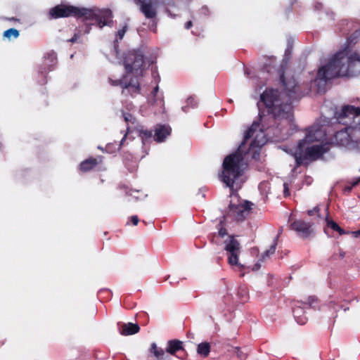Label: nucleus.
Listing matches in <instances>:
<instances>
[{
  "label": "nucleus",
  "mask_w": 360,
  "mask_h": 360,
  "mask_svg": "<svg viewBox=\"0 0 360 360\" xmlns=\"http://www.w3.org/2000/svg\"><path fill=\"white\" fill-rule=\"evenodd\" d=\"M280 82L283 92L271 88L260 95V102L264 105L267 115L261 111L259 103L260 122L252 123L245 131L238 150L224 160L219 177L229 188L233 189L236 181L243 175L245 162L259 160L260 149L266 143L271 132L275 141H282L288 137L285 128L290 125L292 120V101L308 94L311 89L310 84H300L293 76L283 71L280 73Z\"/></svg>",
  "instance_id": "nucleus-1"
},
{
  "label": "nucleus",
  "mask_w": 360,
  "mask_h": 360,
  "mask_svg": "<svg viewBox=\"0 0 360 360\" xmlns=\"http://www.w3.org/2000/svg\"><path fill=\"white\" fill-rule=\"evenodd\" d=\"M360 75V56L352 52L347 45L335 53L328 62L317 71L314 83L319 92L324 91L327 83L334 78L356 77Z\"/></svg>",
  "instance_id": "nucleus-2"
},
{
  "label": "nucleus",
  "mask_w": 360,
  "mask_h": 360,
  "mask_svg": "<svg viewBox=\"0 0 360 360\" xmlns=\"http://www.w3.org/2000/svg\"><path fill=\"white\" fill-rule=\"evenodd\" d=\"M51 18H67L75 16L84 18L86 20H94V24L84 22V34H89L92 25H96L100 29L104 26H110L113 17L112 11L108 8L100 9L98 8H77L73 6L58 5L49 11Z\"/></svg>",
  "instance_id": "nucleus-3"
},
{
  "label": "nucleus",
  "mask_w": 360,
  "mask_h": 360,
  "mask_svg": "<svg viewBox=\"0 0 360 360\" xmlns=\"http://www.w3.org/2000/svg\"><path fill=\"white\" fill-rule=\"evenodd\" d=\"M328 143L329 146L334 145L348 150L360 151V122L337 131Z\"/></svg>",
  "instance_id": "nucleus-4"
},
{
  "label": "nucleus",
  "mask_w": 360,
  "mask_h": 360,
  "mask_svg": "<svg viewBox=\"0 0 360 360\" xmlns=\"http://www.w3.org/2000/svg\"><path fill=\"white\" fill-rule=\"evenodd\" d=\"M304 147V145L300 148L298 144L297 151L293 155L297 167L302 164H307L309 161H314L319 159L324 153L330 150L329 143L328 142L321 145H313L310 147H307L303 153Z\"/></svg>",
  "instance_id": "nucleus-5"
},
{
  "label": "nucleus",
  "mask_w": 360,
  "mask_h": 360,
  "mask_svg": "<svg viewBox=\"0 0 360 360\" xmlns=\"http://www.w3.org/2000/svg\"><path fill=\"white\" fill-rule=\"evenodd\" d=\"M123 64L127 72L142 75L145 66L144 56L141 50L128 51L124 58Z\"/></svg>",
  "instance_id": "nucleus-6"
},
{
  "label": "nucleus",
  "mask_w": 360,
  "mask_h": 360,
  "mask_svg": "<svg viewBox=\"0 0 360 360\" xmlns=\"http://www.w3.org/2000/svg\"><path fill=\"white\" fill-rule=\"evenodd\" d=\"M224 250L228 256V263L231 266H238L243 268L244 266L238 263V256L240 253V245L233 236H228L224 240Z\"/></svg>",
  "instance_id": "nucleus-7"
},
{
  "label": "nucleus",
  "mask_w": 360,
  "mask_h": 360,
  "mask_svg": "<svg viewBox=\"0 0 360 360\" xmlns=\"http://www.w3.org/2000/svg\"><path fill=\"white\" fill-rule=\"evenodd\" d=\"M252 205V203L248 201L238 204H234L231 202L229 205V210L226 214V217L237 221H242L250 214Z\"/></svg>",
  "instance_id": "nucleus-8"
},
{
  "label": "nucleus",
  "mask_w": 360,
  "mask_h": 360,
  "mask_svg": "<svg viewBox=\"0 0 360 360\" xmlns=\"http://www.w3.org/2000/svg\"><path fill=\"white\" fill-rule=\"evenodd\" d=\"M360 115V107H355L351 105H344L340 110H335L334 112V118L339 123L345 125L348 124L349 121L354 119Z\"/></svg>",
  "instance_id": "nucleus-9"
},
{
  "label": "nucleus",
  "mask_w": 360,
  "mask_h": 360,
  "mask_svg": "<svg viewBox=\"0 0 360 360\" xmlns=\"http://www.w3.org/2000/svg\"><path fill=\"white\" fill-rule=\"evenodd\" d=\"M109 82L112 86H120L122 88V94L124 95L137 94L140 91V85L136 78L127 79V76H124L120 79L113 80L109 79Z\"/></svg>",
  "instance_id": "nucleus-10"
},
{
  "label": "nucleus",
  "mask_w": 360,
  "mask_h": 360,
  "mask_svg": "<svg viewBox=\"0 0 360 360\" xmlns=\"http://www.w3.org/2000/svg\"><path fill=\"white\" fill-rule=\"evenodd\" d=\"M316 302L317 299L314 296L309 297L307 302L300 301L295 302L292 312L294 318L298 324L304 325L307 323V318L304 314V308H306L307 306L314 308V303Z\"/></svg>",
  "instance_id": "nucleus-11"
},
{
  "label": "nucleus",
  "mask_w": 360,
  "mask_h": 360,
  "mask_svg": "<svg viewBox=\"0 0 360 360\" xmlns=\"http://www.w3.org/2000/svg\"><path fill=\"white\" fill-rule=\"evenodd\" d=\"M326 132L323 126L314 125L307 129L304 139L299 141V147L301 148L303 145L315 141H322L326 139Z\"/></svg>",
  "instance_id": "nucleus-12"
},
{
  "label": "nucleus",
  "mask_w": 360,
  "mask_h": 360,
  "mask_svg": "<svg viewBox=\"0 0 360 360\" xmlns=\"http://www.w3.org/2000/svg\"><path fill=\"white\" fill-rule=\"evenodd\" d=\"M134 3L139 6L140 11L148 19H153L157 16V6L160 4L158 0H133Z\"/></svg>",
  "instance_id": "nucleus-13"
},
{
  "label": "nucleus",
  "mask_w": 360,
  "mask_h": 360,
  "mask_svg": "<svg viewBox=\"0 0 360 360\" xmlns=\"http://www.w3.org/2000/svg\"><path fill=\"white\" fill-rule=\"evenodd\" d=\"M56 64V53L53 51L47 53L44 56L42 65L39 67L38 70L39 75H41L42 77V80L39 82L40 84H44L46 83L44 75L46 74L49 71L53 70Z\"/></svg>",
  "instance_id": "nucleus-14"
},
{
  "label": "nucleus",
  "mask_w": 360,
  "mask_h": 360,
  "mask_svg": "<svg viewBox=\"0 0 360 360\" xmlns=\"http://www.w3.org/2000/svg\"><path fill=\"white\" fill-rule=\"evenodd\" d=\"M290 228L302 238H307L312 233L311 224L301 219H297L292 222Z\"/></svg>",
  "instance_id": "nucleus-15"
},
{
  "label": "nucleus",
  "mask_w": 360,
  "mask_h": 360,
  "mask_svg": "<svg viewBox=\"0 0 360 360\" xmlns=\"http://www.w3.org/2000/svg\"><path fill=\"white\" fill-rule=\"evenodd\" d=\"M170 132L171 128L168 125H157L155 128L153 140L158 143L162 142L170 134Z\"/></svg>",
  "instance_id": "nucleus-16"
},
{
  "label": "nucleus",
  "mask_w": 360,
  "mask_h": 360,
  "mask_svg": "<svg viewBox=\"0 0 360 360\" xmlns=\"http://www.w3.org/2000/svg\"><path fill=\"white\" fill-rule=\"evenodd\" d=\"M159 86L156 85L150 94V96L148 98V102L151 105H157L160 107H162L164 105L162 94H158Z\"/></svg>",
  "instance_id": "nucleus-17"
},
{
  "label": "nucleus",
  "mask_w": 360,
  "mask_h": 360,
  "mask_svg": "<svg viewBox=\"0 0 360 360\" xmlns=\"http://www.w3.org/2000/svg\"><path fill=\"white\" fill-rule=\"evenodd\" d=\"M139 326L136 323H124L120 328V333L124 335H130L136 334L139 331Z\"/></svg>",
  "instance_id": "nucleus-18"
},
{
  "label": "nucleus",
  "mask_w": 360,
  "mask_h": 360,
  "mask_svg": "<svg viewBox=\"0 0 360 360\" xmlns=\"http://www.w3.org/2000/svg\"><path fill=\"white\" fill-rule=\"evenodd\" d=\"M183 349V342L180 340H172L167 342L166 352L174 355L176 352Z\"/></svg>",
  "instance_id": "nucleus-19"
},
{
  "label": "nucleus",
  "mask_w": 360,
  "mask_h": 360,
  "mask_svg": "<svg viewBox=\"0 0 360 360\" xmlns=\"http://www.w3.org/2000/svg\"><path fill=\"white\" fill-rule=\"evenodd\" d=\"M98 164V162L96 158H90L82 162L79 165V168L83 172H88L92 169Z\"/></svg>",
  "instance_id": "nucleus-20"
},
{
  "label": "nucleus",
  "mask_w": 360,
  "mask_h": 360,
  "mask_svg": "<svg viewBox=\"0 0 360 360\" xmlns=\"http://www.w3.org/2000/svg\"><path fill=\"white\" fill-rule=\"evenodd\" d=\"M139 136H140L143 146L150 143L153 140L154 136L151 130L140 129L139 131Z\"/></svg>",
  "instance_id": "nucleus-21"
},
{
  "label": "nucleus",
  "mask_w": 360,
  "mask_h": 360,
  "mask_svg": "<svg viewBox=\"0 0 360 360\" xmlns=\"http://www.w3.org/2000/svg\"><path fill=\"white\" fill-rule=\"evenodd\" d=\"M128 30V25L127 22H125L124 24V25L122 26V27L121 29H120L117 32H116V34H115V39L114 41V48H115V50L116 52H117V49H118V41L120 40H122L126 33V32Z\"/></svg>",
  "instance_id": "nucleus-22"
},
{
  "label": "nucleus",
  "mask_w": 360,
  "mask_h": 360,
  "mask_svg": "<svg viewBox=\"0 0 360 360\" xmlns=\"http://www.w3.org/2000/svg\"><path fill=\"white\" fill-rule=\"evenodd\" d=\"M150 352L158 359L162 360L165 355V351L160 347H158L156 343L153 342L150 345Z\"/></svg>",
  "instance_id": "nucleus-23"
},
{
  "label": "nucleus",
  "mask_w": 360,
  "mask_h": 360,
  "mask_svg": "<svg viewBox=\"0 0 360 360\" xmlns=\"http://www.w3.org/2000/svg\"><path fill=\"white\" fill-rule=\"evenodd\" d=\"M198 353L203 357H206L210 352V345L208 342H201L198 345Z\"/></svg>",
  "instance_id": "nucleus-24"
},
{
  "label": "nucleus",
  "mask_w": 360,
  "mask_h": 360,
  "mask_svg": "<svg viewBox=\"0 0 360 360\" xmlns=\"http://www.w3.org/2000/svg\"><path fill=\"white\" fill-rule=\"evenodd\" d=\"M326 222L328 227L330 228L332 230L338 232L340 235L347 234L349 233L342 229L335 221L333 220H329L328 217H326Z\"/></svg>",
  "instance_id": "nucleus-25"
},
{
  "label": "nucleus",
  "mask_w": 360,
  "mask_h": 360,
  "mask_svg": "<svg viewBox=\"0 0 360 360\" xmlns=\"http://www.w3.org/2000/svg\"><path fill=\"white\" fill-rule=\"evenodd\" d=\"M179 0H167L166 1H160L161 4H163L166 6L165 12L172 18H175V15H173L170 10L169 7H174L177 5Z\"/></svg>",
  "instance_id": "nucleus-26"
},
{
  "label": "nucleus",
  "mask_w": 360,
  "mask_h": 360,
  "mask_svg": "<svg viewBox=\"0 0 360 360\" xmlns=\"http://www.w3.org/2000/svg\"><path fill=\"white\" fill-rule=\"evenodd\" d=\"M278 238V235L276 237V238L274 240L273 244L271 245L270 248L265 251L262 255V258L264 259L266 257H269L271 255L274 254L276 251V248L277 245V239Z\"/></svg>",
  "instance_id": "nucleus-27"
},
{
  "label": "nucleus",
  "mask_w": 360,
  "mask_h": 360,
  "mask_svg": "<svg viewBox=\"0 0 360 360\" xmlns=\"http://www.w3.org/2000/svg\"><path fill=\"white\" fill-rule=\"evenodd\" d=\"M187 105H185V106H183L181 108H182V110L184 112H187L188 111V108L189 107L191 108H195L197 106V102L195 101V98L193 97H189L188 99H187Z\"/></svg>",
  "instance_id": "nucleus-28"
},
{
  "label": "nucleus",
  "mask_w": 360,
  "mask_h": 360,
  "mask_svg": "<svg viewBox=\"0 0 360 360\" xmlns=\"http://www.w3.org/2000/svg\"><path fill=\"white\" fill-rule=\"evenodd\" d=\"M11 36H13L15 38H17L19 36V32L16 29L11 28L6 30L4 33V37L6 38H10Z\"/></svg>",
  "instance_id": "nucleus-29"
},
{
  "label": "nucleus",
  "mask_w": 360,
  "mask_h": 360,
  "mask_svg": "<svg viewBox=\"0 0 360 360\" xmlns=\"http://www.w3.org/2000/svg\"><path fill=\"white\" fill-rule=\"evenodd\" d=\"M360 182V180L358 179L356 180H354L352 181L350 184L346 185L344 188H343V191L345 193H349L352 188L354 187L355 186H356Z\"/></svg>",
  "instance_id": "nucleus-30"
},
{
  "label": "nucleus",
  "mask_w": 360,
  "mask_h": 360,
  "mask_svg": "<svg viewBox=\"0 0 360 360\" xmlns=\"http://www.w3.org/2000/svg\"><path fill=\"white\" fill-rule=\"evenodd\" d=\"M219 228L218 229V235L219 236L224 238L226 236H228V233L226 229L223 226L222 221H221L219 224Z\"/></svg>",
  "instance_id": "nucleus-31"
},
{
  "label": "nucleus",
  "mask_w": 360,
  "mask_h": 360,
  "mask_svg": "<svg viewBox=\"0 0 360 360\" xmlns=\"http://www.w3.org/2000/svg\"><path fill=\"white\" fill-rule=\"evenodd\" d=\"M123 117H124V121L127 123H129V122L134 123L135 121V118L130 113H124Z\"/></svg>",
  "instance_id": "nucleus-32"
},
{
  "label": "nucleus",
  "mask_w": 360,
  "mask_h": 360,
  "mask_svg": "<svg viewBox=\"0 0 360 360\" xmlns=\"http://www.w3.org/2000/svg\"><path fill=\"white\" fill-rule=\"evenodd\" d=\"M320 208L319 206H316L311 210H308L307 214L309 216H313L314 214H317L319 217H320Z\"/></svg>",
  "instance_id": "nucleus-33"
},
{
  "label": "nucleus",
  "mask_w": 360,
  "mask_h": 360,
  "mask_svg": "<svg viewBox=\"0 0 360 360\" xmlns=\"http://www.w3.org/2000/svg\"><path fill=\"white\" fill-rule=\"evenodd\" d=\"M236 354L238 358H240L241 360L245 359L247 357V355L243 353L239 347H236Z\"/></svg>",
  "instance_id": "nucleus-34"
},
{
  "label": "nucleus",
  "mask_w": 360,
  "mask_h": 360,
  "mask_svg": "<svg viewBox=\"0 0 360 360\" xmlns=\"http://www.w3.org/2000/svg\"><path fill=\"white\" fill-rule=\"evenodd\" d=\"M340 293L341 294L340 295L341 299H342L344 301H346L347 300V295L349 293L348 289L347 288L345 289V290L341 289Z\"/></svg>",
  "instance_id": "nucleus-35"
},
{
  "label": "nucleus",
  "mask_w": 360,
  "mask_h": 360,
  "mask_svg": "<svg viewBox=\"0 0 360 360\" xmlns=\"http://www.w3.org/2000/svg\"><path fill=\"white\" fill-rule=\"evenodd\" d=\"M349 23L347 20H343L340 22V26L346 25L348 27L345 30H340V31L342 32L343 34H345L347 31H349L350 30V27H349Z\"/></svg>",
  "instance_id": "nucleus-36"
},
{
  "label": "nucleus",
  "mask_w": 360,
  "mask_h": 360,
  "mask_svg": "<svg viewBox=\"0 0 360 360\" xmlns=\"http://www.w3.org/2000/svg\"><path fill=\"white\" fill-rule=\"evenodd\" d=\"M330 307H333L335 311L339 310V309L342 308V306L340 305L339 304H337L335 301H330Z\"/></svg>",
  "instance_id": "nucleus-37"
},
{
  "label": "nucleus",
  "mask_w": 360,
  "mask_h": 360,
  "mask_svg": "<svg viewBox=\"0 0 360 360\" xmlns=\"http://www.w3.org/2000/svg\"><path fill=\"white\" fill-rule=\"evenodd\" d=\"M283 194L285 197L290 195L289 186L288 183L283 184Z\"/></svg>",
  "instance_id": "nucleus-38"
},
{
  "label": "nucleus",
  "mask_w": 360,
  "mask_h": 360,
  "mask_svg": "<svg viewBox=\"0 0 360 360\" xmlns=\"http://www.w3.org/2000/svg\"><path fill=\"white\" fill-rule=\"evenodd\" d=\"M80 35L81 34L79 32L75 33L74 36L71 39H70L68 41L72 43L76 42L77 39L80 37Z\"/></svg>",
  "instance_id": "nucleus-39"
},
{
  "label": "nucleus",
  "mask_w": 360,
  "mask_h": 360,
  "mask_svg": "<svg viewBox=\"0 0 360 360\" xmlns=\"http://www.w3.org/2000/svg\"><path fill=\"white\" fill-rule=\"evenodd\" d=\"M314 9H315V10H316V11H320V10H321V9H322V8H323V5H322V4H321V3H320V2H316V3H315V4H314Z\"/></svg>",
  "instance_id": "nucleus-40"
},
{
  "label": "nucleus",
  "mask_w": 360,
  "mask_h": 360,
  "mask_svg": "<svg viewBox=\"0 0 360 360\" xmlns=\"http://www.w3.org/2000/svg\"><path fill=\"white\" fill-rule=\"evenodd\" d=\"M127 136V132H126V133L124 134V136L122 137V140L120 141V144H119V146H118V149H120V148H121V147L122 146V145L124 144V141H125V140H126Z\"/></svg>",
  "instance_id": "nucleus-41"
},
{
  "label": "nucleus",
  "mask_w": 360,
  "mask_h": 360,
  "mask_svg": "<svg viewBox=\"0 0 360 360\" xmlns=\"http://www.w3.org/2000/svg\"><path fill=\"white\" fill-rule=\"evenodd\" d=\"M131 222L134 225H137L139 222V218L136 215H134L131 217Z\"/></svg>",
  "instance_id": "nucleus-42"
},
{
  "label": "nucleus",
  "mask_w": 360,
  "mask_h": 360,
  "mask_svg": "<svg viewBox=\"0 0 360 360\" xmlns=\"http://www.w3.org/2000/svg\"><path fill=\"white\" fill-rule=\"evenodd\" d=\"M351 234H352L354 238H359V237H360V229H359V230H357V231H352V232H351Z\"/></svg>",
  "instance_id": "nucleus-43"
},
{
  "label": "nucleus",
  "mask_w": 360,
  "mask_h": 360,
  "mask_svg": "<svg viewBox=\"0 0 360 360\" xmlns=\"http://www.w3.org/2000/svg\"><path fill=\"white\" fill-rule=\"evenodd\" d=\"M351 234H352L354 238H359V237H360V229H359V230H357V231H352V232H351Z\"/></svg>",
  "instance_id": "nucleus-44"
},
{
  "label": "nucleus",
  "mask_w": 360,
  "mask_h": 360,
  "mask_svg": "<svg viewBox=\"0 0 360 360\" xmlns=\"http://www.w3.org/2000/svg\"><path fill=\"white\" fill-rule=\"evenodd\" d=\"M192 22L190 20V21H188L186 24H185V27L186 29L188 30L190 29L191 27H192Z\"/></svg>",
  "instance_id": "nucleus-45"
},
{
  "label": "nucleus",
  "mask_w": 360,
  "mask_h": 360,
  "mask_svg": "<svg viewBox=\"0 0 360 360\" xmlns=\"http://www.w3.org/2000/svg\"><path fill=\"white\" fill-rule=\"evenodd\" d=\"M345 253L342 250L340 251V257L341 259L344 258Z\"/></svg>",
  "instance_id": "nucleus-46"
},
{
  "label": "nucleus",
  "mask_w": 360,
  "mask_h": 360,
  "mask_svg": "<svg viewBox=\"0 0 360 360\" xmlns=\"http://www.w3.org/2000/svg\"><path fill=\"white\" fill-rule=\"evenodd\" d=\"M236 186V190H237L238 188H240V186H238V184H237V181L236 182V184H234L233 187ZM231 191H233L234 190V188L233 189L230 188Z\"/></svg>",
  "instance_id": "nucleus-47"
},
{
  "label": "nucleus",
  "mask_w": 360,
  "mask_h": 360,
  "mask_svg": "<svg viewBox=\"0 0 360 360\" xmlns=\"http://www.w3.org/2000/svg\"><path fill=\"white\" fill-rule=\"evenodd\" d=\"M354 34L357 36L358 34H360V30H355Z\"/></svg>",
  "instance_id": "nucleus-48"
},
{
  "label": "nucleus",
  "mask_w": 360,
  "mask_h": 360,
  "mask_svg": "<svg viewBox=\"0 0 360 360\" xmlns=\"http://www.w3.org/2000/svg\"><path fill=\"white\" fill-rule=\"evenodd\" d=\"M127 194H128V195H132V193H129L128 192L127 193Z\"/></svg>",
  "instance_id": "nucleus-49"
},
{
  "label": "nucleus",
  "mask_w": 360,
  "mask_h": 360,
  "mask_svg": "<svg viewBox=\"0 0 360 360\" xmlns=\"http://www.w3.org/2000/svg\"><path fill=\"white\" fill-rule=\"evenodd\" d=\"M349 39H347V43H349Z\"/></svg>",
  "instance_id": "nucleus-50"
},
{
  "label": "nucleus",
  "mask_w": 360,
  "mask_h": 360,
  "mask_svg": "<svg viewBox=\"0 0 360 360\" xmlns=\"http://www.w3.org/2000/svg\"><path fill=\"white\" fill-rule=\"evenodd\" d=\"M349 39H347V43H349Z\"/></svg>",
  "instance_id": "nucleus-51"
}]
</instances>
